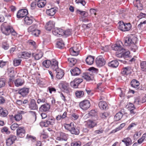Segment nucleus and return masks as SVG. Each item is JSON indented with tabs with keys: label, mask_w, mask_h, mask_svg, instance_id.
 <instances>
[{
	"label": "nucleus",
	"mask_w": 146,
	"mask_h": 146,
	"mask_svg": "<svg viewBox=\"0 0 146 146\" xmlns=\"http://www.w3.org/2000/svg\"><path fill=\"white\" fill-rule=\"evenodd\" d=\"M16 137L13 135H10L7 139L6 144L7 146H11L16 139Z\"/></svg>",
	"instance_id": "obj_13"
},
{
	"label": "nucleus",
	"mask_w": 146,
	"mask_h": 146,
	"mask_svg": "<svg viewBox=\"0 0 146 146\" xmlns=\"http://www.w3.org/2000/svg\"><path fill=\"white\" fill-rule=\"evenodd\" d=\"M97 123L92 120H89L87 122V125L89 128H92L96 125Z\"/></svg>",
	"instance_id": "obj_42"
},
{
	"label": "nucleus",
	"mask_w": 146,
	"mask_h": 146,
	"mask_svg": "<svg viewBox=\"0 0 146 146\" xmlns=\"http://www.w3.org/2000/svg\"><path fill=\"white\" fill-rule=\"evenodd\" d=\"M86 61L88 64L91 65L94 61V58L91 55L88 56L86 59Z\"/></svg>",
	"instance_id": "obj_31"
},
{
	"label": "nucleus",
	"mask_w": 146,
	"mask_h": 146,
	"mask_svg": "<svg viewBox=\"0 0 146 146\" xmlns=\"http://www.w3.org/2000/svg\"><path fill=\"white\" fill-rule=\"evenodd\" d=\"M46 3L45 0H41L37 2V6L39 8L44 7Z\"/></svg>",
	"instance_id": "obj_41"
},
{
	"label": "nucleus",
	"mask_w": 146,
	"mask_h": 146,
	"mask_svg": "<svg viewBox=\"0 0 146 146\" xmlns=\"http://www.w3.org/2000/svg\"><path fill=\"white\" fill-rule=\"evenodd\" d=\"M71 54L73 56H77L79 53V52L74 50L72 48H70L69 50Z\"/></svg>",
	"instance_id": "obj_46"
},
{
	"label": "nucleus",
	"mask_w": 146,
	"mask_h": 146,
	"mask_svg": "<svg viewBox=\"0 0 146 146\" xmlns=\"http://www.w3.org/2000/svg\"><path fill=\"white\" fill-rule=\"evenodd\" d=\"M50 68L54 71L58 68V62L55 59L52 60L51 61Z\"/></svg>",
	"instance_id": "obj_24"
},
{
	"label": "nucleus",
	"mask_w": 146,
	"mask_h": 146,
	"mask_svg": "<svg viewBox=\"0 0 146 146\" xmlns=\"http://www.w3.org/2000/svg\"><path fill=\"white\" fill-rule=\"evenodd\" d=\"M21 61V60L20 59H14L13 61L14 66H19L20 64Z\"/></svg>",
	"instance_id": "obj_55"
},
{
	"label": "nucleus",
	"mask_w": 146,
	"mask_h": 146,
	"mask_svg": "<svg viewBox=\"0 0 146 146\" xmlns=\"http://www.w3.org/2000/svg\"><path fill=\"white\" fill-rule=\"evenodd\" d=\"M29 92V88H23L19 89L18 90V93L22 96L25 97L27 95Z\"/></svg>",
	"instance_id": "obj_17"
},
{
	"label": "nucleus",
	"mask_w": 146,
	"mask_h": 146,
	"mask_svg": "<svg viewBox=\"0 0 146 146\" xmlns=\"http://www.w3.org/2000/svg\"><path fill=\"white\" fill-rule=\"evenodd\" d=\"M80 47V46L79 44H75L74 45L73 47L71 48H72V49L74 50H75V51L76 50L79 52Z\"/></svg>",
	"instance_id": "obj_58"
},
{
	"label": "nucleus",
	"mask_w": 146,
	"mask_h": 146,
	"mask_svg": "<svg viewBox=\"0 0 146 146\" xmlns=\"http://www.w3.org/2000/svg\"><path fill=\"white\" fill-rule=\"evenodd\" d=\"M125 125V123H123L121 124L119 127L113 130L112 131V133H115L116 131L121 129L123 127H124Z\"/></svg>",
	"instance_id": "obj_51"
},
{
	"label": "nucleus",
	"mask_w": 146,
	"mask_h": 146,
	"mask_svg": "<svg viewBox=\"0 0 146 146\" xmlns=\"http://www.w3.org/2000/svg\"><path fill=\"white\" fill-rule=\"evenodd\" d=\"M2 47L5 50H7L9 47V45L7 42L5 41L3 43Z\"/></svg>",
	"instance_id": "obj_54"
},
{
	"label": "nucleus",
	"mask_w": 146,
	"mask_h": 146,
	"mask_svg": "<svg viewBox=\"0 0 146 146\" xmlns=\"http://www.w3.org/2000/svg\"><path fill=\"white\" fill-rule=\"evenodd\" d=\"M122 141L124 143L126 146H129L132 143L131 139L129 137L123 138Z\"/></svg>",
	"instance_id": "obj_27"
},
{
	"label": "nucleus",
	"mask_w": 146,
	"mask_h": 146,
	"mask_svg": "<svg viewBox=\"0 0 146 146\" xmlns=\"http://www.w3.org/2000/svg\"><path fill=\"white\" fill-rule=\"evenodd\" d=\"M95 61L97 65L99 67L104 65L106 63L105 60L101 56H100L97 57Z\"/></svg>",
	"instance_id": "obj_11"
},
{
	"label": "nucleus",
	"mask_w": 146,
	"mask_h": 146,
	"mask_svg": "<svg viewBox=\"0 0 146 146\" xmlns=\"http://www.w3.org/2000/svg\"><path fill=\"white\" fill-rule=\"evenodd\" d=\"M137 41V38L136 37H127L125 38V44L126 46H129L133 43H136Z\"/></svg>",
	"instance_id": "obj_6"
},
{
	"label": "nucleus",
	"mask_w": 146,
	"mask_h": 146,
	"mask_svg": "<svg viewBox=\"0 0 146 146\" xmlns=\"http://www.w3.org/2000/svg\"><path fill=\"white\" fill-rule=\"evenodd\" d=\"M64 126L65 129L70 131L72 134L78 135L80 133L79 128L76 127L73 123L71 122L70 124H66Z\"/></svg>",
	"instance_id": "obj_2"
},
{
	"label": "nucleus",
	"mask_w": 146,
	"mask_h": 146,
	"mask_svg": "<svg viewBox=\"0 0 146 146\" xmlns=\"http://www.w3.org/2000/svg\"><path fill=\"white\" fill-rule=\"evenodd\" d=\"M56 72V77L58 79H61L64 75L62 70L58 68L54 70Z\"/></svg>",
	"instance_id": "obj_21"
},
{
	"label": "nucleus",
	"mask_w": 146,
	"mask_h": 146,
	"mask_svg": "<svg viewBox=\"0 0 146 146\" xmlns=\"http://www.w3.org/2000/svg\"><path fill=\"white\" fill-rule=\"evenodd\" d=\"M8 73L9 74H13L12 76H10V78L9 79V81L10 82H13V81H14V76L13 74V73L14 72V69L13 68H8Z\"/></svg>",
	"instance_id": "obj_30"
},
{
	"label": "nucleus",
	"mask_w": 146,
	"mask_h": 146,
	"mask_svg": "<svg viewBox=\"0 0 146 146\" xmlns=\"http://www.w3.org/2000/svg\"><path fill=\"white\" fill-rule=\"evenodd\" d=\"M52 33L53 35L58 36L63 34V30L61 28H55L53 29Z\"/></svg>",
	"instance_id": "obj_18"
},
{
	"label": "nucleus",
	"mask_w": 146,
	"mask_h": 146,
	"mask_svg": "<svg viewBox=\"0 0 146 146\" xmlns=\"http://www.w3.org/2000/svg\"><path fill=\"white\" fill-rule=\"evenodd\" d=\"M51 64V61L49 60H44L42 63L43 66L46 68H49Z\"/></svg>",
	"instance_id": "obj_44"
},
{
	"label": "nucleus",
	"mask_w": 146,
	"mask_h": 146,
	"mask_svg": "<svg viewBox=\"0 0 146 146\" xmlns=\"http://www.w3.org/2000/svg\"><path fill=\"white\" fill-rule=\"evenodd\" d=\"M111 48L113 50L117 51V53L119 54L122 53L124 50V49L120 44L119 42H117L115 44L112 45Z\"/></svg>",
	"instance_id": "obj_8"
},
{
	"label": "nucleus",
	"mask_w": 146,
	"mask_h": 146,
	"mask_svg": "<svg viewBox=\"0 0 146 146\" xmlns=\"http://www.w3.org/2000/svg\"><path fill=\"white\" fill-rule=\"evenodd\" d=\"M131 85L133 88L137 89L140 84L139 82L135 79H133L131 82Z\"/></svg>",
	"instance_id": "obj_26"
},
{
	"label": "nucleus",
	"mask_w": 146,
	"mask_h": 146,
	"mask_svg": "<svg viewBox=\"0 0 146 146\" xmlns=\"http://www.w3.org/2000/svg\"><path fill=\"white\" fill-rule=\"evenodd\" d=\"M28 108L32 110H36L38 109V106L35 99H31L28 104Z\"/></svg>",
	"instance_id": "obj_10"
},
{
	"label": "nucleus",
	"mask_w": 146,
	"mask_h": 146,
	"mask_svg": "<svg viewBox=\"0 0 146 146\" xmlns=\"http://www.w3.org/2000/svg\"><path fill=\"white\" fill-rule=\"evenodd\" d=\"M125 51V50L124 49V50L121 54V55H123V57L125 58L129 57V55L130 54V52L129 51Z\"/></svg>",
	"instance_id": "obj_56"
},
{
	"label": "nucleus",
	"mask_w": 146,
	"mask_h": 146,
	"mask_svg": "<svg viewBox=\"0 0 146 146\" xmlns=\"http://www.w3.org/2000/svg\"><path fill=\"white\" fill-rule=\"evenodd\" d=\"M50 106V104L47 103L41 106L39 108V111L41 112H47L49 111Z\"/></svg>",
	"instance_id": "obj_12"
},
{
	"label": "nucleus",
	"mask_w": 146,
	"mask_h": 146,
	"mask_svg": "<svg viewBox=\"0 0 146 146\" xmlns=\"http://www.w3.org/2000/svg\"><path fill=\"white\" fill-rule=\"evenodd\" d=\"M36 5H37V2H33L31 4V6L32 9H35L36 7Z\"/></svg>",
	"instance_id": "obj_63"
},
{
	"label": "nucleus",
	"mask_w": 146,
	"mask_h": 146,
	"mask_svg": "<svg viewBox=\"0 0 146 146\" xmlns=\"http://www.w3.org/2000/svg\"><path fill=\"white\" fill-rule=\"evenodd\" d=\"M70 72L71 74L73 76L79 75L81 73V70L78 68L76 67L70 70Z\"/></svg>",
	"instance_id": "obj_23"
},
{
	"label": "nucleus",
	"mask_w": 146,
	"mask_h": 146,
	"mask_svg": "<svg viewBox=\"0 0 146 146\" xmlns=\"http://www.w3.org/2000/svg\"><path fill=\"white\" fill-rule=\"evenodd\" d=\"M131 68L129 67H126L123 68L121 73L123 74L127 75L131 73Z\"/></svg>",
	"instance_id": "obj_32"
},
{
	"label": "nucleus",
	"mask_w": 146,
	"mask_h": 146,
	"mask_svg": "<svg viewBox=\"0 0 146 146\" xmlns=\"http://www.w3.org/2000/svg\"><path fill=\"white\" fill-rule=\"evenodd\" d=\"M108 66L112 68H116L119 65V63L117 60H113L109 62L108 64Z\"/></svg>",
	"instance_id": "obj_33"
},
{
	"label": "nucleus",
	"mask_w": 146,
	"mask_h": 146,
	"mask_svg": "<svg viewBox=\"0 0 146 146\" xmlns=\"http://www.w3.org/2000/svg\"><path fill=\"white\" fill-rule=\"evenodd\" d=\"M88 70L89 72L83 74L82 77L87 81L92 80L94 78V74H96L98 72V70L93 67L90 68Z\"/></svg>",
	"instance_id": "obj_1"
},
{
	"label": "nucleus",
	"mask_w": 146,
	"mask_h": 146,
	"mask_svg": "<svg viewBox=\"0 0 146 146\" xmlns=\"http://www.w3.org/2000/svg\"><path fill=\"white\" fill-rule=\"evenodd\" d=\"M68 136V134L62 132H60V133L59 136L56 137V139L60 141V143L61 145H63L67 141Z\"/></svg>",
	"instance_id": "obj_4"
},
{
	"label": "nucleus",
	"mask_w": 146,
	"mask_h": 146,
	"mask_svg": "<svg viewBox=\"0 0 146 146\" xmlns=\"http://www.w3.org/2000/svg\"><path fill=\"white\" fill-rule=\"evenodd\" d=\"M79 106L82 109L86 110L90 107V104L89 101L85 100L81 102L79 104Z\"/></svg>",
	"instance_id": "obj_7"
},
{
	"label": "nucleus",
	"mask_w": 146,
	"mask_h": 146,
	"mask_svg": "<svg viewBox=\"0 0 146 146\" xmlns=\"http://www.w3.org/2000/svg\"><path fill=\"white\" fill-rule=\"evenodd\" d=\"M140 66L141 70L143 71H144L146 67V62L142 61L140 64Z\"/></svg>",
	"instance_id": "obj_59"
},
{
	"label": "nucleus",
	"mask_w": 146,
	"mask_h": 146,
	"mask_svg": "<svg viewBox=\"0 0 146 146\" xmlns=\"http://www.w3.org/2000/svg\"><path fill=\"white\" fill-rule=\"evenodd\" d=\"M8 114L7 110L4 109L0 107V116L6 117Z\"/></svg>",
	"instance_id": "obj_37"
},
{
	"label": "nucleus",
	"mask_w": 146,
	"mask_h": 146,
	"mask_svg": "<svg viewBox=\"0 0 146 146\" xmlns=\"http://www.w3.org/2000/svg\"><path fill=\"white\" fill-rule=\"evenodd\" d=\"M64 43L62 40H60L59 41H57L56 43V47L60 49H62L64 47Z\"/></svg>",
	"instance_id": "obj_40"
},
{
	"label": "nucleus",
	"mask_w": 146,
	"mask_h": 146,
	"mask_svg": "<svg viewBox=\"0 0 146 146\" xmlns=\"http://www.w3.org/2000/svg\"><path fill=\"white\" fill-rule=\"evenodd\" d=\"M6 80L4 78L0 79V88L5 86V84Z\"/></svg>",
	"instance_id": "obj_48"
},
{
	"label": "nucleus",
	"mask_w": 146,
	"mask_h": 146,
	"mask_svg": "<svg viewBox=\"0 0 146 146\" xmlns=\"http://www.w3.org/2000/svg\"><path fill=\"white\" fill-rule=\"evenodd\" d=\"M55 119L52 118L49 119L48 120H46L45 121L42 122V123L44 124V126L46 127L48 125H53L54 124Z\"/></svg>",
	"instance_id": "obj_19"
},
{
	"label": "nucleus",
	"mask_w": 146,
	"mask_h": 146,
	"mask_svg": "<svg viewBox=\"0 0 146 146\" xmlns=\"http://www.w3.org/2000/svg\"><path fill=\"white\" fill-rule=\"evenodd\" d=\"M68 61L69 62V64L70 67L74 66L77 61V60L74 58H68Z\"/></svg>",
	"instance_id": "obj_35"
},
{
	"label": "nucleus",
	"mask_w": 146,
	"mask_h": 146,
	"mask_svg": "<svg viewBox=\"0 0 146 146\" xmlns=\"http://www.w3.org/2000/svg\"><path fill=\"white\" fill-rule=\"evenodd\" d=\"M24 22L25 24L27 25H30L33 22V18L32 17H26L24 19Z\"/></svg>",
	"instance_id": "obj_39"
},
{
	"label": "nucleus",
	"mask_w": 146,
	"mask_h": 146,
	"mask_svg": "<svg viewBox=\"0 0 146 146\" xmlns=\"http://www.w3.org/2000/svg\"><path fill=\"white\" fill-rule=\"evenodd\" d=\"M56 10L54 8H52L46 11V14L49 16H53L55 13Z\"/></svg>",
	"instance_id": "obj_38"
},
{
	"label": "nucleus",
	"mask_w": 146,
	"mask_h": 146,
	"mask_svg": "<svg viewBox=\"0 0 146 146\" xmlns=\"http://www.w3.org/2000/svg\"><path fill=\"white\" fill-rule=\"evenodd\" d=\"M43 55V53L42 52H39L36 54H35L34 53H32V56L34 57L35 59L36 60H38L41 58Z\"/></svg>",
	"instance_id": "obj_34"
},
{
	"label": "nucleus",
	"mask_w": 146,
	"mask_h": 146,
	"mask_svg": "<svg viewBox=\"0 0 146 146\" xmlns=\"http://www.w3.org/2000/svg\"><path fill=\"white\" fill-rule=\"evenodd\" d=\"M26 139H29L33 142H34L36 141V137H35L32 136L31 135H27L26 138Z\"/></svg>",
	"instance_id": "obj_61"
},
{
	"label": "nucleus",
	"mask_w": 146,
	"mask_h": 146,
	"mask_svg": "<svg viewBox=\"0 0 146 146\" xmlns=\"http://www.w3.org/2000/svg\"><path fill=\"white\" fill-rule=\"evenodd\" d=\"M24 82V80L20 78H17L14 81L15 85L17 87L22 86Z\"/></svg>",
	"instance_id": "obj_28"
},
{
	"label": "nucleus",
	"mask_w": 146,
	"mask_h": 146,
	"mask_svg": "<svg viewBox=\"0 0 146 146\" xmlns=\"http://www.w3.org/2000/svg\"><path fill=\"white\" fill-rule=\"evenodd\" d=\"M76 96L78 98L82 97L84 95V92L82 91H77L75 93Z\"/></svg>",
	"instance_id": "obj_49"
},
{
	"label": "nucleus",
	"mask_w": 146,
	"mask_h": 146,
	"mask_svg": "<svg viewBox=\"0 0 146 146\" xmlns=\"http://www.w3.org/2000/svg\"><path fill=\"white\" fill-rule=\"evenodd\" d=\"M54 22L52 21H49L46 25L45 26L46 30L50 31L54 26Z\"/></svg>",
	"instance_id": "obj_25"
},
{
	"label": "nucleus",
	"mask_w": 146,
	"mask_h": 146,
	"mask_svg": "<svg viewBox=\"0 0 146 146\" xmlns=\"http://www.w3.org/2000/svg\"><path fill=\"white\" fill-rule=\"evenodd\" d=\"M92 26V25L91 23H89L87 24H83L82 25V27H85L86 29H89Z\"/></svg>",
	"instance_id": "obj_64"
},
{
	"label": "nucleus",
	"mask_w": 146,
	"mask_h": 146,
	"mask_svg": "<svg viewBox=\"0 0 146 146\" xmlns=\"http://www.w3.org/2000/svg\"><path fill=\"white\" fill-rule=\"evenodd\" d=\"M62 90L64 92L68 93L69 92V88L68 87V85L67 83H64L62 85Z\"/></svg>",
	"instance_id": "obj_36"
},
{
	"label": "nucleus",
	"mask_w": 146,
	"mask_h": 146,
	"mask_svg": "<svg viewBox=\"0 0 146 146\" xmlns=\"http://www.w3.org/2000/svg\"><path fill=\"white\" fill-rule=\"evenodd\" d=\"M77 12V13L80 14L82 17H86L88 15V13L85 11H82L79 10H78Z\"/></svg>",
	"instance_id": "obj_47"
},
{
	"label": "nucleus",
	"mask_w": 146,
	"mask_h": 146,
	"mask_svg": "<svg viewBox=\"0 0 146 146\" xmlns=\"http://www.w3.org/2000/svg\"><path fill=\"white\" fill-rule=\"evenodd\" d=\"M82 81L83 80L82 79L76 78L73 81L71 82V86L74 88H76Z\"/></svg>",
	"instance_id": "obj_15"
},
{
	"label": "nucleus",
	"mask_w": 146,
	"mask_h": 146,
	"mask_svg": "<svg viewBox=\"0 0 146 146\" xmlns=\"http://www.w3.org/2000/svg\"><path fill=\"white\" fill-rule=\"evenodd\" d=\"M98 105L100 109L102 110H106L108 106L106 102L104 101H100Z\"/></svg>",
	"instance_id": "obj_29"
},
{
	"label": "nucleus",
	"mask_w": 146,
	"mask_h": 146,
	"mask_svg": "<svg viewBox=\"0 0 146 146\" xmlns=\"http://www.w3.org/2000/svg\"><path fill=\"white\" fill-rule=\"evenodd\" d=\"M119 23V25L118 28L122 31H128L130 29L131 27V25L130 23H124L123 22L121 21Z\"/></svg>",
	"instance_id": "obj_5"
},
{
	"label": "nucleus",
	"mask_w": 146,
	"mask_h": 146,
	"mask_svg": "<svg viewBox=\"0 0 146 146\" xmlns=\"http://www.w3.org/2000/svg\"><path fill=\"white\" fill-rule=\"evenodd\" d=\"M25 130L23 127H19L17 129V135L20 137H23L25 136Z\"/></svg>",
	"instance_id": "obj_20"
},
{
	"label": "nucleus",
	"mask_w": 146,
	"mask_h": 146,
	"mask_svg": "<svg viewBox=\"0 0 146 146\" xmlns=\"http://www.w3.org/2000/svg\"><path fill=\"white\" fill-rule=\"evenodd\" d=\"M13 118L15 120L17 121H19L22 118V115L21 114H19L15 115L13 117Z\"/></svg>",
	"instance_id": "obj_50"
},
{
	"label": "nucleus",
	"mask_w": 146,
	"mask_h": 146,
	"mask_svg": "<svg viewBox=\"0 0 146 146\" xmlns=\"http://www.w3.org/2000/svg\"><path fill=\"white\" fill-rule=\"evenodd\" d=\"M18 127V125L17 124L14 123L11 126V129L13 130H15Z\"/></svg>",
	"instance_id": "obj_62"
},
{
	"label": "nucleus",
	"mask_w": 146,
	"mask_h": 146,
	"mask_svg": "<svg viewBox=\"0 0 146 146\" xmlns=\"http://www.w3.org/2000/svg\"><path fill=\"white\" fill-rule=\"evenodd\" d=\"M1 131L3 133L5 132L7 134H9L10 133V131H8V128L5 126L1 130Z\"/></svg>",
	"instance_id": "obj_60"
},
{
	"label": "nucleus",
	"mask_w": 146,
	"mask_h": 146,
	"mask_svg": "<svg viewBox=\"0 0 146 146\" xmlns=\"http://www.w3.org/2000/svg\"><path fill=\"white\" fill-rule=\"evenodd\" d=\"M136 43H133L130 46V49L133 52H135L137 49V46L135 44Z\"/></svg>",
	"instance_id": "obj_52"
},
{
	"label": "nucleus",
	"mask_w": 146,
	"mask_h": 146,
	"mask_svg": "<svg viewBox=\"0 0 146 146\" xmlns=\"http://www.w3.org/2000/svg\"><path fill=\"white\" fill-rule=\"evenodd\" d=\"M46 100L44 98H39L37 100V103L38 104L46 102Z\"/></svg>",
	"instance_id": "obj_57"
},
{
	"label": "nucleus",
	"mask_w": 146,
	"mask_h": 146,
	"mask_svg": "<svg viewBox=\"0 0 146 146\" xmlns=\"http://www.w3.org/2000/svg\"><path fill=\"white\" fill-rule=\"evenodd\" d=\"M32 54L28 52H24L19 53L18 55V57L19 58H27L29 57Z\"/></svg>",
	"instance_id": "obj_22"
},
{
	"label": "nucleus",
	"mask_w": 146,
	"mask_h": 146,
	"mask_svg": "<svg viewBox=\"0 0 146 146\" xmlns=\"http://www.w3.org/2000/svg\"><path fill=\"white\" fill-rule=\"evenodd\" d=\"M89 117H91L94 121H96L98 119L97 112L95 110H92L88 114Z\"/></svg>",
	"instance_id": "obj_16"
},
{
	"label": "nucleus",
	"mask_w": 146,
	"mask_h": 146,
	"mask_svg": "<svg viewBox=\"0 0 146 146\" xmlns=\"http://www.w3.org/2000/svg\"><path fill=\"white\" fill-rule=\"evenodd\" d=\"M100 115L102 118L105 119L109 115V113L107 112H105L100 113Z\"/></svg>",
	"instance_id": "obj_45"
},
{
	"label": "nucleus",
	"mask_w": 146,
	"mask_h": 146,
	"mask_svg": "<svg viewBox=\"0 0 146 146\" xmlns=\"http://www.w3.org/2000/svg\"><path fill=\"white\" fill-rule=\"evenodd\" d=\"M28 13V11L27 9L20 10L18 11L17 14V16L18 18H23L26 16Z\"/></svg>",
	"instance_id": "obj_14"
},
{
	"label": "nucleus",
	"mask_w": 146,
	"mask_h": 146,
	"mask_svg": "<svg viewBox=\"0 0 146 146\" xmlns=\"http://www.w3.org/2000/svg\"><path fill=\"white\" fill-rule=\"evenodd\" d=\"M63 34L62 36L65 35L67 36H68L71 35V30L70 29H67L65 31H63Z\"/></svg>",
	"instance_id": "obj_53"
},
{
	"label": "nucleus",
	"mask_w": 146,
	"mask_h": 146,
	"mask_svg": "<svg viewBox=\"0 0 146 146\" xmlns=\"http://www.w3.org/2000/svg\"><path fill=\"white\" fill-rule=\"evenodd\" d=\"M5 23L6 22H5L3 24V26L1 27V30L3 34L5 35H8L11 33L12 28L9 26H4V25H5Z\"/></svg>",
	"instance_id": "obj_9"
},
{
	"label": "nucleus",
	"mask_w": 146,
	"mask_h": 146,
	"mask_svg": "<svg viewBox=\"0 0 146 146\" xmlns=\"http://www.w3.org/2000/svg\"><path fill=\"white\" fill-rule=\"evenodd\" d=\"M37 25L34 24L29 27L27 29V31L29 32H31L33 35L36 36L40 34V31L37 29Z\"/></svg>",
	"instance_id": "obj_3"
},
{
	"label": "nucleus",
	"mask_w": 146,
	"mask_h": 146,
	"mask_svg": "<svg viewBox=\"0 0 146 146\" xmlns=\"http://www.w3.org/2000/svg\"><path fill=\"white\" fill-rule=\"evenodd\" d=\"M123 114L121 112L117 113L115 115L114 119L115 121H118L123 116Z\"/></svg>",
	"instance_id": "obj_43"
}]
</instances>
